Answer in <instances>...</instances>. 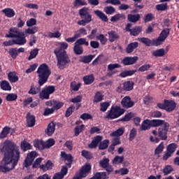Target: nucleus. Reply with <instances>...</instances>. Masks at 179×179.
Returning a JSON list of instances; mask_svg holds the SVG:
<instances>
[{
    "instance_id": "obj_56",
    "label": "nucleus",
    "mask_w": 179,
    "mask_h": 179,
    "mask_svg": "<svg viewBox=\"0 0 179 179\" xmlns=\"http://www.w3.org/2000/svg\"><path fill=\"white\" fill-rule=\"evenodd\" d=\"M37 55H38V49L35 48L31 51L29 57H28L29 61L34 59V58H36Z\"/></svg>"
},
{
    "instance_id": "obj_36",
    "label": "nucleus",
    "mask_w": 179,
    "mask_h": 179,
    "mask_svg": "<svg viewBox=\"0 0 179 179\" xmlns=\"http://www.w3.org/2000/svg\"><path fill=\"white\" fill-rule=\"evenodd\" d=\"M167 122H164V120H152L150 121L151 127H162Z\"/></svg>"
},
{
    "instance_id": "obj_23",
    "label": "nucleus",
    "mask_w": 179,
    "mask_h": 179,
    "mask_svg": "<svg viewBox=\"0 0 179 179\" xmlns=\"http://www.w3.org/2000/svg\"><path fill=\"white\" fill-rule=\"evenodd\" d=\"M61 157L66 162V164H71L72 162L73 161V158L71 154H66L65 152H61Z\"/></svg>"
},
{
    "instance_id": "obj_26",
    "label": "nucleus",
    "mask_w": 179,
    "mask_h": 179,
    "mask_svg": "<svg viewBox=\"0 0 179 179\" xmlns=\"http://www.w3.org/2000/svg\"><path fill=\"white\" fill-rule=\"evenodd\" d=\"M127 19L129 22H131V23H136V22L141 19V15L139 14H129L127 15Z\"/></svg>"
},
{
    "instance_id": "obj_60",
    "label": "nucleus",
    "mask_w": 179,
    "mask_h": 179,
    "mask_svg": "<svg viewBox=\"0 0 179 179\" xmlns=\"http://www.w3.org/2000/svg\"><path fill=\"white\" fill-rule=\"evenodd\" d=\"M79 37H80V35H79L78 34H75L73 37L67 38L65 39V41L67 43H75V41H76V40L78 39Z\"/></svg>"
},
{
    "instance_id": "obj_21",
    "label": "nucleus",
    "mask_w": 179,
    "mask_h": 179,
    "mask_svg": "<svg viewBox=\"0 0 179 179\" xmlns=\"http://www.w3.org/2000/svg\"><path fill=\"white\" fill-rule=\"evenodd\" d=\"M27 124L30 128L36 125V117H34V115H31L30 113L27 114Z\"/></svg>"
},
{
    "instance_id": "obj_7",
    "label": "nucleus",
    "mask_w": 179,
    "mask_h": 179,
    "mask_svg": "<svg viewBox=\"0 0 179 179\" xmlns=\"http://www.w3.org/2000/svg\"><path fill=\"white\" fill-rule=\"evenodd\" d=\"M90 171H92V165H90V164H86L81 168L80 172L76 174L73 179L85 178V177H87Z\"/></svg>"
},
{
    "instance_id": "obj_30",
    "label": "nucleus",
    "mask_w": 179,
    "mask_h": 179,
    "mask_svg": "<svg viewBox=\"0 0 179 179\" xmlns=\"http://www.w3.org/2000/svg\"><path fill=\"white\" fill-rule=\"evenodd\" d=\"M108 34L109 36V41H110V43H114L115 40H118V38H120V36L117 33H115V31H110L108 32Z\"/></svg>"
},
{
    "instance_id": "obj_37",
    "label": "nucleus",
    "mask_w": 179,
    "mask_h": 179,
    "mask_svg": "<svg viewBox=\"0 0 179 179\" xmlns=\"http://www.w3.org/2000/svg\"><path fill=\"white\" fill-rule=\"evenodd\" d=\"M123 89L126 92H129L134 89V82L127 81L123 84Z\"/></svg>"
},
{
    "instance_id": "obj_5",
    "label": "nucleus",
    "mask_w": 179,
    "mask_h": 179,
    "mask_svg": "<svg viewBox=\"0 0 179 179\" xmlns=\"http://www.w3.org/2000/svg\"><path fill=\"white\" fill-rule=\"evenodd\" d=\"M55 92V87L50 85L45 87L42 89L39 93V97L41 100H48L50 99V94H52Z\"/></svg>"
},
{
    "instance_id": "obj_64",
    "label": "nucleus",
    "mask_w": 179,
    "mask_h": 179,
    "mask_svg": "<svg viewBox=\"0 0 179 179\" xmlns=\"http://www.w3.org/2000/svg\"><path fill=\"white\" fill-rule=\"evenodd\" d=\"M96 39L100 41L101 44H106L107 43V38L103 34H99L96 36Z\"/></svg>"
},
{
    "instance_id": "obj_9",
    "label": "nucleus",
    "mask_w": 179,
    "mask_h": 179,
    "mask_svg": "<svg viewBox=\"0 0 179 179\" xmlns=\"http://www.w3.org/2000/svg\"><path fill=\"white\" fill-rule=\"evenodd\" d=\"M7 38H23L24 36V32L20 31L19 29L16 27L10 28L9 34L6 35Z\"/></svg>"
},
{
    "instance_id": "obj_20",
    "label": "nucleus",
    "mask_w": 179,
    "mask_h": 179,
    "mask_svg": "<svg viewBox=\"0 0 179 179\" xmlns=\"http://www.w3.org/2000/svg\"><path fill=\"white\" fill-rule=\"evenodd\" d=\"M139 47V43L138 42L130 43L126 48V52L127 54H131L135 50Z\"/></svg>"
},
{
    "instance_id": "obj_46",
    "label": "nucleus",
    "mask_w": 179,
    "mask_h": 179,
    "mask_svg": "<svg viewBox=\"0 0 179 179\" xmlns=\"http://www.w3.org/2000/svg\"><path fill=\"white\" fill-rule=\"evenodd\" d=\"M110 164V159L108 158H103L99 162V166L100 167H102V169H105Z\"/></svg>"
},
{
    "instance_id": "obj_40",
    "label": "nucleus",
    "mask_w": 179,
    "mask_h": 179,
    "mask_svg": "<svg viewBox=\"0 0 179 179\" xmlns=\"http://www.w3.org/2000/svg\"><path fill=\"white\" fill-rule=\"evenodd\" d=\"M1 88L2 89V90H12V87L10 86V84H9V82L6 80L1 81Z\"/></svg>"
},
{
    "instance_id": "obj_29",
    "label": "nucleus",
    "mask_w": 179,
    "mask_h": 179,
    "mask_svg": "<svg viewBox=\"0 0 179 179\" xmlns=\"http://www.w3.org/2000/svg\"><path fill=\"white\" fill-rule=\"evenodd\" d=\"M93 58H94V55H90L87 56H82L80 59V62H83V64H89L92 62Z\"/></svg>"
},
{
    "instance_id": "obj_25",
    "label": "nucleus",
    "mask_w": 179,
    "mask_h": 179,
    "mask_svg": "<svg viewBox=\"0 0 179 179\" xmlns=\"http://www.w3.org/2000/svg\"><path fill=\"white\" fill-rule=\"evenodd\" d=\"M8 78L11 83H16V82L19 80V77L16 75V72L15 71L10 72L8 75Z\"/></svg>"
},
{
    "instance_id": "obj_31",
    "label": "nucleus",
    "mask_w": 179,
    "mask_h": 179,
    "mask_svg": "<svg viewBox=\"0 0 179 179\" xmlns=\"http://www.w3.org/2000/svg\"><path fill=\"white\" fill-rule=\"evenodd\" d=\"M124 19H125V15L118 13L111 17L110 22H113V23H115Z\"/></svg>"
},
{
    "instance_id": "obj_52",
    "label": "nucleus",
    "mask_w": 179,
    "mask_h": 179,
    "mask_svg": "<svg viewBox=\"0 0 179 179\" xmlns=\"http://www.w3.org/2000/svg\"><path fill=\"white\" fill-rule=\"evenodd\" d=\"M103 11L106 15H113L115 13V8L113 6H106L104 8Z\"/></svg>"
},
{
    "instance_id": "obj_59",
    "label": "nucleus",
    "mask_w": 179,
    "mask_h": 179,
    "mask_svg": "<svg viewBox=\"0 0 179 179\" xmlns=\"http://www.w3.org/2000/svg\"><path fill=\"white\" fill-rule=\"evenodd\" d=\"M7 101H16L17 100V94H8L6 96Z\"/></svg>"
},
{
    "instance_id": "obj_42",
    "label": "nucleus",
    "mask_w": 179,
    "mask_h": 179,
    "mask_svg": "<svg viewBox=\"0 0 179 179\" xmlns=\"http://www.w3.org/2000/svg\"><path fill=\"white\" fill-rule=\"evenodd\" d=\"M87 5V1L86 0H76L73 2V6L78 8V6H86Z\"/></svg>"
},
{
    "instance_id": "obj_14",
    "label": "nucleus",
    "mask_w": 179,
    "mask_h": 179,
    "mask_svg": "<svg viewBox=\"0 0 179 179\" xmlns=\"http://www.w3.org/2000/svg\"><path fill=\"white\" fill-rule=\"evenodd\" d=\"M121 104L124 108H132L135 104V102L131 99L130 96H126L122 99Z\"/></svg>"
},
{
    "instance_id": "obj_6",
    "label": "nucleus",
    "mask_w": 179,
    "mask_h": 179,
    "mask_svg": "<svg viewBox=\"0 0 179 179\" xmlns=\"http://www.w3.org/2000/svg\"><path fill=\"white\" fill-rule=\"evenodd\" d=\"M55 92V87L50 85L45 87L42 89L39 93V97L41 100H48L50 99V94H52Z\"/></svg>"
},
{
    "instance_id": "obj_17",
    "label": "nucleus",
    "mask_w": 179,
    "mask_h": 179,
    "mask_svg": "<svg viewBox=\"0 0 179 179\" xmlns=\"http://www.w3.org/2000/svg\"><path fill=\"white\" fill-rule=\"evenodd\" d=\"M139 58L137 56L134 57H124L122 61V64L124 65H134L138 61Z\"/></svg>"
},
{
    "instance_id": "obj_11",
    "label": "nucleus",
    "mask_w": 179,
    "mask_h": 179,
    "mask_svg": "<svg viewBox=\"0 0 179 179\" xmlns=\"http://www.w3.org/2000/svg\"><path fill=\"white\" fill-rule=\"evenodd\" d=\"M26 37H22L21 38H17L15 40H10L8 41H4L3 43V45L5 47H10V45H15L16 44L17 45H24L26 44Z\"/></svg>"
},
{
    "instance_id": "obj_8",
    "label": "nucleus",
    "mask_w": 179,
    "mask_h": 179,
    "mask_svg": "<svg viewBox=\"0 0 179 179\" xmlns=\"http://www.w3.org/2000/svg\"><path fill=\"white\" fill-rule=\"evenodd\" d=\"M169 35L170 29H164L162 30L159 34V36L157 39H155L154 44L155 45V47L162 45L163 43L166 41V38H167Z\"/></svg>"
},
{
    "instance_id": "obj_38",
    "label": "nucleus",
    "mask_w": 179,
    "mask_h": 179,
    "mask_svg": "<svg viewBox=\"0 0 179 179\" xmlns=\"http://www.w3.org/2000/svg\"><path fill=\"white\" fill-rule=\"evenodd\" d=\"M83 81L85 85H92L94 82V76L93 75H88L83 77Z\"/></svg>"
},
{
    "instance_id": "obj_12",
    "label": "nucleus",
    "mask_w": 179,
    "mask_h": 179,
    "mask_svg": "<svg viewBox=\"0 0 179 179\" xmlns=\"http://www.w3.org/2000/svg\"><path fill=\"white\" fill-rule=\"evenodd\" d=\"M36 156L37 152H36V151H31V152L28 153L24 162V167L27 168L29 167V166H31Z\"/></svg>"
},
{
    "instance_id": "obj_48",
    "label": "nucleus",
    "mask_w": 179,
    "mask_h": 179,
    "mask_svg": "<svg viewBox=\"0 0 179 179\" xmlns=\"http://www.w3.org/2000/svg\"><path fill=\"white\" fill-rule=\"evenodd\" d=\"M55 145V141L53 138H50L45 141V149H50L52 146Z\"/></svg>"
},
{
    "instance_id": "obj_2",
    "label": "nucleus",
    "mask_w": 179,
    "mask_h": 179,
    "mask_svg": "<svg viewBox=\"0 0 179 179\" xmlns=\"http://www.w3.org/2000/svg\"><path fill=\"white\" fill-rule=\"evenodd\" d=\"M37 73L38 75V85L35 86L34 84H31L28 92L29 94H32L33 96L41 93V86L48 80V76L51 75V71H50L46 64H43L38 67Z\"/></svg>"
},
{
    "instance_id": "obj_32",
    "label": "nucleus",
    "mask_w": 179,
    "mask_h": 179,
    "mask_svg": "<svg viewBox=\"0 0 179 179\" xmlns=\"http://www.w3.org/2000/svg\"><path fill=\"white\" fill-rule=\"evenodd\" d=\"M10 132V127L6 126L0 133V139H5Z\"/></svg>"
},
{
    "instance_id": "obj_58",
    "label": "nucleus",
    "mask_w": 179,
    "mask_h": 179,
    "mask_svg": "<svg viewBox=\"0 0 179 179\" xmlns=\"http://www.w3.org/2000/svg\"><path fill=\"white\" fill-rule=\"evenodd\" d=\"M81 155H82L83 157H85L87 160H89L93 157L91 152H89V151L85 150L82 151Z\"/></svg>"
},
{
    "instance_id": "obj_10",
    "label": "nucleus",
    "mask_w": 179,
    "mask_h": 179,
    "mask_svg": "<svg viewBox=\"0 0 179 179\" xmlns=\"http://www.w3.org/2000/svg\"><path fill=\"white\" fill-rule=\"evenodd\" d=\"M169 127L170 124L166 122L158 129V135L162 141H167V132H169Z\"/></svg>"
},
{
    "instance_id": "obj_53",
    "label": "nucleus",
    "mask_w": 179,
    "mask_h": 179,
    "mask_svg": "<svg viewBox=\"0 0 179 179\" xmlns=\"http://www.w3.org/2000/svg\"><path fill=\"white\" fill-rule=\"evenodd\" d=\"M38 31V27H33L25 30V34H36Z\"/></svg>"
},
{
    "instance_id": "obj_13",
    "label": "nucleus",
    "mask_w": 179,
    "mask_h": 179,
    "mask_svg": "<svg viewBox=\"0 0 179 179\" xmlns=\"http://www.w3.org/2000/svg\"><path fill=\"white\" fill-rule=\"evenodd\" d=\"M80 18L88 22H92V15L89 13V8L83 7L79 10Z\"/></svg>"
},
{
    "instance_id": "obj_44",
    "label": "nucleus",
    "mask_w": 179,
    "mask_h": 179,
    "mask_svg": "<svg viewBox=\"0 0 179 179\" xmlns=\"http://www.w3.org/2000/svg\"><path fill=\"white\" fill-rule=\"evenodd\" d=\"M75 44H77L78 45H85L87 47V45H89V41H87L85 38H80L75 42Z\"/></svg>"
},
{
    "instance_id": "obj_57",
    "label": "nucleus",
    "mask_w": 179,
    "mask_h": 179,
    "mask_svg": "<svg viewBox=\"0 0 179 179\" xmlns=\"http://www.w3.org/2000/svg\"><path fill=\"white\" fill-rule=\"evenodd\" d=\"M80 86L81 84L80 83H77L75 81H73L71 83V88L72 89V90H73L74 92H78V90H79V89H80Z\"/></svg>"
},
{
    "instance_id": "obj_62",
    "label": "nucleus",
    "mask_w": 179,
    "mask_h": 179,
    "mask_svg": "<svg viewBox=\"0 0 179 179\" xmlns=\"http://www.w3.org/2000/svg\"><path fill=\"white\" fill-rule=\"evenodd\" d=\"M100 110L104 113L107 111L108 107H110V103L109 102H103L100 103Z\"/></svg>"
},
{
    "instance_id": "obj_18",
    "label": "nucleus",
    "mask_w": 179,
    "mask_h": 179,
    "mask_svg": "<svg viewBox=\"0 0 179 179\" xmlns=\"http://www.w3.org/2000/svg\"><path fill=\"white\" fill-rule=\"evenodd\" d=\"M101 141H103V136H96L94 138L92 143L88 145V148H90V149H96Z\"/></svg>"
},
{
    "instance_id": "obj_43",
    "label": "nucleus",
    "mask_w": 179,
    "mask_h": 179,
    "mask_svg": "<svg viewBox=\"0 0 179 179\" xmlns=\"http://www.w3.org/2000/svg\"><path fill=\"white\" fill-rule=\"evenodd\" d=\"M136 70L126 71L120 73V76L121 78H127V76H132L134 73H136Z\"/></svg>"
},
{
    "instance_id": "obj_49",
    "label": "nucleus",
    "mask_w": 179,
    "mask_h": 179,
    "mask_svg": "<svg viewBox=\"0 0 179 179\" xmlns=\"http://www.w3.org/2000/svg\"><path fill=\"white\" fill-rule=\"evenodd\" d=\"M124 162V156H115V157L113 159V164H121Z\"/></svg>"
},
{
    "instance_id": "obj_63",
    "label": "nucleus",
    "mask_w": 179,
    "mask_h": 179,
    "mask_svg": "<svg viewBox=\"0 0 179 179\" xmlns=\"http://www.w3.org/2000/svg\"><path fill=\"white\" fill-rule=\"evenodd\" d=\"M85 129V124H82L80 126H77L75 127V136H78L79 134L82 132Z\"/></svg>"
},
{
    "instance_id": "obj_22",
    "label": "nucleus",
    "mask_w": 179,
    "mask_h": 179,
    "mask_svg": "<svg viewBox=\"0 0 179 179\" xmlns=\"http://www.w3.org/2000/svg\"><path fill=\"white\" fill-rule=\"evenodd\" d=\"M34 146L39 150H44V149H45V141H43V140H34Z\"/></svg>"
},
{
    "instance_id": "obj_61",
    "label": "nucleus",
    "mask_w": 179,
    "mask_h": 179,
    "mask_svg": "<svg viewBox=\"0 0 179 179\" xmlns=\"http://www.w3.org/2000/svg\"><path fill=\"white\" fill-rule=\"evenodd\" d=\"M62 107H64V102H61L59 101L55 100V103L53 106V108L55 111V110H59V108H62Z\"/></svg>"
},
{
    "instance_id": "obj_3",
    "label": "nucleus",
    "mask_w": 179,
    "mask_h": 179,
    "mask_svg": "<svg viewBox=\"0 0 179 179\" xmlns=\"http://www.w3.org/2000/svg\"><path fill=\"white\" fill-rule=\"evenodd\" d=\"M55 45L56 48L54 50V54L57 59L58 69H64L66 64L71 62L68 54H66V50H68L69 45L66 42H57Z\"/></svg>"
},
{
    "instance_id": "obj_55",
    "label": "nucleus",
    "mask_w": 179,
    "mask_h": 179,
    "mask_svg": "<svg viewBox=\"0 0 179 179\" xmlns=\"http://www.w3.org/2000/svg\"><path fill=\"white\" fill-rule=\"evenodd\" d=\"M173 170V166H171V165H166L163 169V173L164 176H169V174L171 173Z\"/></svg>"
},
{
    "instance_id": "obj_54",
    "label": "nucleus",
    "mask_w": 179,
    "mask_h": 179,
    "mask_svg": "<svg viewBox=\"0 0 179 179\" xmlns=\"http://www.w3.org/2000/svg\"><path fill=\"white\" fill-rule=\"evenodd\" d=\"M8 54H10V57L13 58V59H16L17 55H19L17 48H10L8 51Z\"/></svg>"
},
{
    "instance_id": "obj_27",
    "label": "nucleus",
    "mask_w": 179,
    "mask_h": 179,
    "mask_svg": "<svg viewBox=\"0 0 179 179\" xmlns=\"http://www.w3.org/2000/svg\"><path fill=\"white\" fill-rule=\"evenodd\" d=\"M2 13H4V15L7 17H13L16 13H15V10L10 8H7L2 10Z\"/></svg>"
},
{
    "instance_id": "obj_24",
    "label": "nucleus",
    "mask_w": 179,
    "mask_h": 179,
    "mask_svg": "<svg viewBox=\"0 0 179 179\" xmlns=\"http://www.w3.org/2000/svg\"><path fill=\"white\" fill-rule=\"evenodd\" d=\"M94 13L96 14V15L102 20V22H108V17L103 11H101L99 10H94Z\"/></svg>"
},
{
    "instance_id": "obj_1",
    "label": "nucleus",
    "mask_w": 179,
    "mask_h": 179,
    "mask_svg": "<svg viewBox=\"0 0 179 179\" xmlns=\"http://www.w3.org/2000/svg\"><path fill=\"white\" fill-rule=\"evenodd\" d=\"M0 150L4 155L3 164H0V173H9L16 167L20 159L19 146L13 142L5 141Z\"/></svg>"
},
{
    "instance_id": "obj_15",
    "label": "nucleus",
    "mask_w": 179,
    "mask_h": 179,
    "mask_svg": "<svg viewBox=\"0 0 179 179\" xmlns=\"http://www.w3.org/2000/svg\"><path fill=\"white\" fill-rule=\"evenodd\" d=\"M68 174V168L66 166H63L59 173H56L54 176L52 177V179H63L65 176ZM50 179H51V177L50 176Z\"/></svg>"
},
{
    "instance_id": "obj_47",
    "label": "nucleus",
    "mask_w": 179,
    "mask_h": 179,
    "mask_svg": "<svg viewBox=\"0 0 179 179\" xmlns=\"http://www.w3.org/2000/svg\"><path fill=\"white\" fill-rule=\"evenodd\" d=\"M108 143H110L109 140H104L100 143L99 149L100 150H104V149H107L108 148Z\"/></svg>"
},
{
    "instance_id": "obj_45",
    "label": "nucleus",
    "mask_w": 179,
    "mask_h": 179,
    "mask_svg": "<svg viewBox=\"0 0 179 179\" xmlns=\"http://www.w3.org/2000/svg\"><path fill=\"white\" fill-rule=\"evenodd\" d=\"M124 132H125V130L124 129L123 127H122L113 131L110 134V136H122V135H124Z\"/></svg>"
},
{
    "instance_id": "obj_33",
    "label": "nucleus",
    "mask_w": 179,
    "mask_h": 179,
    "mask_svg": "<svg viewBox=\"0 0 179 179\" xmlns=\"http://www.w3.org/2000/svg\"><path fill=\"white\" fill-rule=\"evenodd\" d=\"M103 99H104L103 93L97 92L94 96L93 103H100L101 101H103Z\"/></svg>"
},
{
    "instance_id": "obj_50",
    "label": "nucleus",
    "mask_w": 179,
    "mask_h": 179,
    "mask_svg": "<svg viewBox=\"0 0 179 179\" xmlns=\"http://www.w3.org/2000/svg\"><path fill=\"white\" fill-rule=\"evenodd\" d=\"M141 31H142V29L140 27H135L134 28L131 29L130 31L131 36H138Z\"/></svg>"
},
{
    "instance_id": "obj_19",
    "label": "nucleus",
    "mask_w": 179,
    "mask_h": 179,
    "mask_svg": "<svg viewBox=\"0 0 179 179\" xmlns=\"http://www.w3.org/2000/svg\"><path fill=\"white\" fill-rule=\"evenodd\" d=\"M138 41H140V43H142L147 47H152V45H156L155 44V39L150 40L148 38H138Z\"/></svg>"
},
{
    "instance_id": "obj_28",
    "label": "nucleus",
    "mask_w": 179,
    "mask_h": 179,
    "mask_svg": "<svg viewBox=\"0 0 179 179\" xmlns=\"http://www.w3.org/2000/svg\"><path fill=\"white\" fill-rule=\"evenodd\" d=\"M166 54H167V52H166V50L164 48L154 50L152 52V55L154 57H164V55H166Z\"/></svg>"
},
{
    "instance_id": "obj_34",
    "label": "nucleus",
    "mask_w": 179,
    "mask_h": 179,
    "mask_svg": "<svg viewBox=\"0 0 179 179\" xmlns=\"http://www.w3.org/2000/svg\"><path fill=\"white\" fill-rule=\"evenodd\" d=\"M150 127H152L150 120H144L141 124V131H148V129H150Z\"/></svg>"
},
{
    "instance_id": "obj_41",
    "label": "nucleus",
    "mask_w": 179,
    "mask_h": 179,
    "mask_svg": "<svg viewBox=\"0 0 179 179\" xmlns=\"http://www.w3.org/2000/svg\"><path fill=\"white\" fill-rule=\"evenodd\" d=\"M21 149L24 151L26 152L27 150H30L31 149V145L27 141H24L21 143Z\"/></svg>"
},
{
    "instance_id": "obj_39",
    "label": "nucleus",
    "mask_w": 179,
    "mask_h": 179,
    "mask_svg": "<svg viewBox=\"0 0 179 179\" xmlns=\"http://www.w3.org/2000/svg\"><path fill=\"white\" fill-rule=\"evenodd\" d=\"M73 51L76 55H82V54H83V47H82V45L74 43Z\"/></svg>"
},
{
    "instance_id": "obj_4",
    "label": "nucleus",
    "mask_w": 179,
    "mask_h": 179,
    "mask_svg": "<svg viewBox=\"0 0 179 179\" xmlns=\"http://www.w3.org/2000/svg\"><path fill=\"white\" fill-rule=\"evenodd\" d=\"M124 113H125V110L120 106L112 107L108 112L106 118L108 120H115V118L121 117Z\"/></svg>"
},
{
    "instance_id": "obj_16",
    "label": "nucleus",
    "mask_w": 179,
    "mask_h": 179,
    "mask_svg": "<svg viewBox=\"0 0 179 179\" xmlns=\"http://www.w3.org/2000/svg\"><path fill=\"white\" fill-rule=\"evenodd\" d=\"M177 104L174 101H169L165 100V110L168 111V113H171V111H174L176 110Z\"/></svg>"
},
{
    "instance_id": "obj_51",
    "label": "nucleus",
    "mask_w": 179,
    "mask_h": 179,
    "mask_svg": "<svg viewBox=\"0 0 179 179\" xmlns=\"http://www.w3.org/2000/svg\"><path fill=\"white\" fill-rule=\"evenodd\" d=\"M177 149V144L176 143H171L167 146L166 152H169L171 154H173L174 152H176V150Z\"/></svg>"
},
{
    "instance_id": "obj_35",
    "label": "nucleus",
    "mask_w": 179,
    "mask_h": 179,
    "mask_svg": "<svg viewBox=\"0 0 179 179\" xmlns=\"http://www.w3.org/2000/svg\"><path fill=\"white\" fill-rule=\"evenodd\" d=\"M54 132H55V124H54V122H51L48 126L46 134L48 136H51Z\"/></svg>"
}]
</instances>
